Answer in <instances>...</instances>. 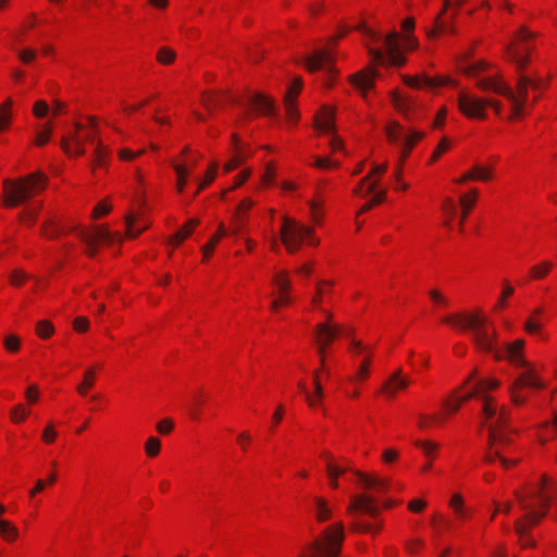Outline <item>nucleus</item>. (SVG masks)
I'll return each instance as SVG.
<instances>
[{"instance_id":"f257e3e1","label":"nucleus","mask_w":557,"mask_h":557,"mask_svg":"<svg viewBox=\"0 0 557 557\" xmlns=\"http://www.w3.org/2000/svg\"><path fill=\"white\" fill-rule=\"evenodd\" d=\"M474 397L480 398L483 403L482 423L488 431L484 461L487 463L498 461L503 469L508 470L521 460V457L513 455L515 446L510 434L515 430L508 424V410L504 406L499 407L493 397L481 396L480 389H476L475 386L466 395L457 397V399L463 404Z\"/></svg>"},{"instance_id":"f03ea898","label":"nucleus","mask_w":557,"mask_h":557,"mask_svg":"<svg viewBox=\"0 0 557 557\" xmlns=\"http://www.w3.org/2000/svg\"><path fill=\"white\" fill-rule=\"evenodd\" d=\"M556 493L557 486L545 475L528 490L516 493L519 507L524 511V516L515 522V530L522 547L535 546V540L530 536L529 531L545 517L546 508L554 502Z\"/></svg>"},{"instance_id":"7ed1b4c3","label":"nucleus","mask_w":557,"mask_h":557,"mask_svg":"<svg viewBox=\"0 0 557 557\" xmlns=\"http://www.w3.org/2000/svg\"><path fill=\"white\" fill-rule=\"evenodd\" d=\"M443 322L461 331L470 330L472 339L479 349L483 351L494 350L496 332L493 327H490L486 317L479 313H457L443 318Z\"/></svg>"},{"instance_id":"20e7f679","label":"nucleus","mask_w":557,"mask_h":557,"mask_svg":"<svg viewBox=\"0 0 557 557\" xmlns=\"http://www.w3.org/2000/svg\"><path fill=\"white\" fill-rule=\"evenodd\" d=\"M47 182L48 177L40 172H34L14 181L4 180V203L9 207H16L26 202L34 195L42 191Z\"/></svg>"},{"instance_id":"39448f33","label":"nucleus","mask_w":557,"mask_h":557,"mask_svg":"<svg viewBox=\"0 0 557 557\" xmlns=\"http://www.w3.org/2000/svg\"><path fill=\"white\" fill-rule=\"evenodd\" d=\"M533 36V33L529 32L525 27H521L517 34V40L520 41V45L517 47L509 45L507 47L509 58L516 64L517 71L519 72L516 85L517 92H515V95L523 102H527L528 88L530 87L529 83H531V76L523 73L524 66L529 62V58L525 53L530 50L528 40Z\"/></svg>"},{"instance_id":"423d86ee","label":"nucleus","mask_w":557,"mask_h":557,"mask_svg":"<svg viewBox=\"0 0 557 557\" xmlns=\"http://www.w3.org/2000/svg\"><path fill=\"white\" fill-rule=\"evenodd\" d=\"M356 28L366 34L367 36L371 37L373 40H383L386 53L379 49H369V53L371 54L373 61H375L379 64L388 63L395 66H401L405 63V57L399 51V36L396 32H391L384 38H381L376 33H374L363 24H359Z\"/></svg>"},{"instance_id":"0eeeda50","label":"nucleus","mask_w":557,"mask_h":557,"mask_svg":"<svg viewBox=\"0 0 557 557\" xmlns=\"http://www.w3.org/2000/svg\"><path fill=\"white\" fill-rule=\"evenodd\" d=\"M313 228L301 225L293 219L283 218L281 227V240L289 253H295L305 238H308L310 245H318L319 240L312 237Z\"/></svg>"},{"instance_id":"6e6552de","label":"nucleus","mask_w":557,"mask_h":557,"mask_svg":"<svg viewBox=\"0 0 557 557\" xmlns=\"http://www.w3.org/2000/svg\"><path fill=\"white\" fill-rule=\"evenodd\" d=\"M487 106L492 107L496 114H500L502 103L499 101L479 98L467 92H460L458 95V107L469 119L484 120L486 117L485 108Z\"/></svg>"},{"instance_id":"1a4fd4ad","label":"nucleus","mask_w":557,"mask_h":557,"mask_svg":"<svg viewBox=\"0 0 557 557\" xmlns=\"http://www.w3.org/2000/svg\"><path fill=\"white\" fill-rule=\"evenodd\" d=\"M478 87L484 91L491 90L504 96L510 102L513 115L522 114L525 102L515 95L512 88L503 81L502 76H488V78L481 79L478 82Z\"/></svg>"},{"instance_id":"9d476101","label":"nucleus","mask_w":557,"mask_h":557,"mask_svg":"<svg viewBox=\"0 0 557 557\" xmlns=\"http://www.w3.org/2000/svg\"><path fill=\"white\" fill-rule=\"evenodd\" d=\"M385 133L391 143L403 148L401 161L408 157L412 147L424 136V133L418 131L405 132L397 122L388 124L385 127Z\"/></svg>"},{"instance_id":"9b49d317","label":"nucleus","mask_w":557,"mask_h":557,"mask_svg":"<svg viewBox=\"0 0 557 557\" xmlns=\"http://www.w3.org/2000/svg\"><path fill=\"white\" fill-rule=\"evenodd\" d=\"M74 128L75 133L71 137L63 136L60 145L67 154L83 156L85 154L84 145H86V141L94 143L95 138L92 134H86L84 137L77 135V132L83 129V125L79 122H74Z\"/></svg>"},{"instance_id":"f8f14e48","label":"nucleus","mask_w":557,"mask_h":557,"mask_svg":"<svg viewBox=\"0 0 557 557\" xmlns=\"http://www.w3.org/2000/svg\"><path fill=\"white\" fill-rule=\"evenodd\" d=\"M347 512L354 518L360 513L374 518L379 515L380 509L373 496L360 494L351 497L347 507Z\"/></svg>"},{"instance_id":"ddd939ff","label":"nucleus","mask_w":557,"mask_h":557,"mask_svg":"<svg viewBox=\"0 0 557 557\" xmlns=\"http://www.w3.org/2000/svg\"><path fill=\"white\" fill-rule=\"evenodd\" d=\"M523 387H531L535 389H540L543 387V383L541 382L540 377L537 376L535 371L530 367H528L525 371L521 372L512 384L511 399L516 405L522 404L525 400L524 397H521L517 393L519 388Z\"/></svg>"},{"instance_id":"4468645a","label":"nucleus","mask_w":557,"mask_h":557,"mask_svg":"<svg viewBox=\"0 0 557 557\" xmlns=\"http://www.w3.org/2000/svg\"><path fill=\"white\" fill-rule=\"evenodd\" d=\"M306 67L309 72L313 73L319 70H325L327 73L333 75L335 69L333 65V57L326 50L315 51L314 53L306 58Z\"/></svg>"},{"instance_id":"2eb2a0df","label":"nucleus","mask_w":557,"mask_h":557,"mask_svg":"<svg viewBox=\"0 0 557 557\" xmlns=\"http://www.w3.org/2000/svg\"><path fill=\"white\" fill-rule=\"evenodd\" d=\"M391 100L394 108L401 113L407 120L414 119V110L418 107L416 100L409 96H404L397 91L391 94Z\"/></svg>"},{"instance_id":"dca6fc26","label":"nucleus","mask_w":557,"mask_h":557,"mask_svg":"<svg viewBox=\"0 0 557 557\" xmlns=\"http://www.w3.org/2000/svg\"><path fill=\"white\" fill-rule=\"evenodd\" d=\"M451 5L450 0H444V9L443 11L436 16L434 22V27L428 32V36L436 37L440 33H448V34H455V27L453 25L454 18L456 13L451 15V17L448 21H445L442 18L444 12Z\"/></svg>"},{"instance_id":"f3484780","label":"nucleus","mask_w":557,"mask_h":557,"mask_svg":"<svg viewBox=\"0 0 557 557\" xmlns=\"http://www.w3.org/2000/svg\"><path fill=\"white\" fill-rule=\"evenodd\" d=\"M409 383V379L403 376L401 370L398 369L383 383L382 391L388 397H394L397 391L407 388Z\"/></svg>"},{"instance_id":"a211bd4d","label":"nucleus","mask_w":557,"mask_h":557,"mask_svg":"<svg viewBox=\"0 0 557 557\" xmlns=\"http://www.w3.org/2000/svg\"><path fill=\"white\" fill-rule=\"evenodd\" d=\"M524 342L521 339H518L511 344H508L505 346L502 355L497 352V357L502 358L505 357L510 360L515 366L517 367H527V361L522 357V348H523Z\"/></svg>"},{"instance_id":"6ab92c4d","label":"nucleus","mask_w":557,"mask_h":557,"mask_svg":"<svg viewBox=\"0 0 557 557\" xmlns=\"http://www.w3.org/2000/svg\"><path fill=\"white\" fill-rule=\"evenodd\" d=\"M404 83L412 88L426 87L430 89H434L437 88L438 86L447 84L448 79L444 77H430L426 75L417 77L405 76Z\"/></svg>"},{"instance_id":"aec40b11","label":"nucleus","mask_w":557,"mask_h":557,"mask_svg":"<svg viewBox=\"0 0 557 557\" xmlns=\"http://www.w3.org/2000/svg\"><path fill=\"white\" fill-rule=\"evenodd\" d=\"M376 72L374 70H364L351 76V84L360 90L363 97L366 91L373 88Z\"/></svg>"},{"instance_id":"412c9836","label":"nucleus","mask_w":557,"mask_h":557,"mask_svg":"<svg viewBox=\"0 0 557 557\" xmlns=\"http://www.w3.org/2000/svg\"><path fill=\"white\" fill-rule=\"evenodd\" d=\"M318 344L329 345L342 331L337 324L319 323L315 326Z\"/></svg>"},{"instance_id":"4be33fe9","label":"nucleus","mask_w":557,"mask_h":557,"mask_svg":"<svg viewBox=\"0 0 557 557\" xmlns=\"http://www.w3.org/2000/svg\"><path fill=\"white\" fill-rule=\"evenodd\" d=\"M335 111L333 108L323 107L315 119V127L324 133H333Z\"/></svg>"},{"instance_id":"5701e85b","label":"nucleus","mask_w":557,"mask_h":557,"mask_svg":"<svg viewBox=\"0 0 557 557\" xmlns=\"http://www.w3.org/2000/svg\"><path fill=\"white\" fill-rule=\"evenodd\" d=\"M249 103L261 114L271 115L275 112L274 103L263 94H256L249 97Z\"/></svg>"},{"instance_id":"b1692460","label":"nucleus","mask_w":557,"mask_h":557,"mask_svg":"<svg viewBox=\"0 0 557 557\" xmlns=\"http://www.w3.org/2000/svg\"><path fill=\"white\" fill-rule=\"evenodd\" d=\"M354 473L366 488H373L377 492H384L388 487V482L384 479L379 476H370L357 470L354 471Z\"/></svg>"},{"instance_id":"393cba45","label":"nucleus","mask_w":557,"mask_h":557,"mask_svg":"<svg viewBox=\"0 0 557 557\" xmlns=\"http://www.w3.org/2000/svg\"><path fill=\"white\" fill-rule=\"evenodd\" d=\"M313 384H314V395L313 396H311L309 394L308 389L306 388V386L302 382H300L298 384L300 389L305 393L307 401H308L309 406H311V407H313L317 403H319L323 397V388L319 381L318 372H314V374H313Z\"/></svg>"},{"instance_id":"a878e982","label":"nucleus","mask_w":557,"mask_h":557,"mask_svg":"<svg viewBox=\"0 0 557 557\" xmlns=\"http://www.w3.org/2000/svg\"><path fill=\"white\" fill-rule=\"evenodd\" d=\"M488 67H490V64L486 63L485 61H476V62H471V63L465 64L461 67V70L468 76L478 78V81H476V83H478L479 81H481V78H479V75L481 73H483L484 71H486ZM484 78L485 77H482V79H484Z\"/></svg>"},{"instance_id":"bb28decb","label":"nucleus","mask_w":557,"mask_h":557,"mask_svg":"<svg viewBox=\"0 0 557 557\" xmlns=\"http://www.w3.org/2000/svg\"><path fill=\"white\" fill-rule=\"evenodd\" d=\"M233 141L236 145V153L235 156L225 164L224 170L230 172L237 168L246 158V152L238 146V137L233 135Z\"/></svg>"},{"instance_id":"cd10ccee","label":"nucleus","mask_w":557,"mask_h":557,"mask_svg":"<svg viewBox=\"0 0 557 557\" xmlns=\"http://www.w3.org/2000/svg\"><path fill=\"white\" fill-rule=\"evenodd\" d=\"M476 195H478V191L474 189L471 191L470 195H465L460 198V205L463 207V212H462V214L460 216V221H459V230L460 231H462L463 222L476 199Z\"/></svg>"},{"instance_id":"c85d7f7f","label":"nucleus","mask_w":557,"mask_h":557,"mask_svg":"<svg viewBox=\"0 0 557 557\" xmlns=\"http://www.w3.org/2000/svg\"><path fill=\"white\" fill-rule=\"evenodd\" d=\"M0 533L9 542L14 541L18 536L16 527L4 519H0Z\"/></svg>"},{"instance_id":"c756f323","label":"nucleus","mask_w":557,"mask_h":557,"mask_svg":"<svg viewBox=\"0 0 557 557\" xmlns=\"http://www.w3.org/2000/svg\"><path fill=\"white\" fill-rule=\"evenodd\" d=\"M96 380V371L92 368H89L84 373L83 382L77 386V392L81 395H86L88 388L92 387Z\"/></svg>"},{"instance_id":"7c9ffc66","label":"nucleus","mask_w":557,"mask_h":557,"mask_svg":"<svg viewBox=\"0 0 557 557\" xmlns=\"http://www.w3.org/2000/svg\"><path fill=\"white\" fill-rule=\"evenodd\" d=\"M542 313L541 309H536L533 314L525 321L524 329L530 334H535L540 331L542 326V322L540 320V315Z\"/></svg>"},{"instance_id":"2f4dec72","label":"nucleus","mask_w":557,"mask_h":557,"mask_svg":"<svg viewBox=\"0 0 557 557\" xmlns=\"http://www.w3.org/2000/svg\"><path fill=\"white\" fill-rule=\"evenodd\" d=\"M326 471H327V475L330 478L331 486L336 488L338 484L335 481V476H339L341 474H344L346 471H348V468L338 467V466L332 463L331 461H329L326 465Z\"/></svg>"},{"instance_id":"473e14b6","label":"nucleus","mask_w":557,"mask_h":557,"mask_svg":"<svg viewBox=\"0 0 557 557\" xmlns=\"http://www.w3.org/2000/svg\"><path fill=\"white\" fill-rule=\"evenodd\" d=\"M314 502H315V508H317V519L321 522L330 519L332 516V511L327 507L326 502L319 497H317L314 499Z\"/></svg>"},{"instance_id":"72a5a7b5","label":"nucleus","mask_w":557,"mask_h":557,"mask_svg":"<svg viewBox=\"0 0 557 557\" xmlns=\"http://www.w3.org/2000/svg\"><path fill=\"white\" fill-rule=\"evenodd\" d=\"M89 234L94 238L95 243H98V242L111 243L113 240V238H114V234L110 233L103 226L95 227L94 232L89 233Z\"/></svg>"},{"instance_id":"f704fd0d","label":"nucleus","mask_w":557,"mask_h":557,"mask_svg":"<svg viewBox=\"0 0 557 557\" xmlns=\"http://www.w3.org/2000/svg\"><path fill=\"white\" fill-rule=\"evenodd\" d=\"M173 168L177 175V190L180 193H182L187 183V176L189 174V169H187L183 164H174Z\"/></svg>"},{"instance_id":"c9c22d12","label":"nucleus","mask_w":557,"mask_h":557,"mask_svg":"<svg viewBox=\"0 0 557 557\" xmlns=\"http://www.w3.org/2000/svg\"><path fill=\"white\" fill-rule=\"evenodd\" d=\"M176 53L169 47H161L157 53V60L159 63L168 65L175 60Z\"/></svg>"},{"instance_id":"e433bc0d","label":"nucleus","mask_w":557,"mask_h":557,"mask_svg":"<svg viewBox=\"0 0 557 557\" xmlns=\"http://www.w3.org/2000/svg\"><path fill=\"white\" fill-rule=\"evenodd\" d=\"M498 386H499V382L497 380H494V379L479 380L475 383V387H476V389H480V395L481 396H487L486 395L487 391L495 389Z\"/></svg>"},{"instance_id":"4c0bfd02","label":"nucleus","mask_w":557,"mask_h":557,"mask_svg":"<svg viewBox=\"0 0 557 557\" xmlns=\"http://www.w3.org/2000/svg\"><path fill=\"white\" fill-rule=\"evenodd\" d=\"M12 106V100L8 99L1 107H0V132L4 129L10 121H11V113L10 108Z\"/></svg>"},{"instance_id":"58836bf2","label":"nucleus","mask_w":557,"mask_h":557,"mask_svg":"<svg viewBox=\"0 0 557 557\" xmlns=\"http://www.w3.org/2000/svg\"><path fill=\"white\" fill-rule=\"evenodd\" d=\"M333 285V282L331 281H320L317 284V295L312 298V304L315 306H319L321 302L322 297H324L325 293L330 292L331 286Z\"/></svg>"},{"instance_id":"ea45409f","label":"nucleus","mask_w":557,"mask_h":557,"mask_svg":"<svg viewBox=\"0 0 557 557\" xmlns=\"http://www.w3.org/2000/svg\"><path fill=\"white\" fill-rule=\"evenodd\" d=\"M29 410H27L23 404H17L11 409V420L14 423H21L26 419Z\"/></svg>"},{"instance_id":"a19ab883","label":"nucleus","mask_w":557,"mask_h":557,"mask_svg":"<svg viewBox=\"0 0 557 557\" xmlns=\"http://www.w3.org/2000/svg\"><path fill=\"white\" fill-rule=\"evenodd\" d=\"M385 196H386L385 190L376 191L375 195L373 196V198L361 207L358 214L364 213V212L371 210L374 206L383 202L385 199Z\"/></svg>"},{"instance_id":"79ce46f5","label":"nucleus","mask_w":557,"mask_h":557,"mask_svg":"<svg viewBox=\"0 0 557 557\" xmlns=\"http://www.w3.org/2000/svg\"><path fill=\"white\" fill-rule=\"evenodd\" d=\"M78 237L87 245V250L86 252L90 256V257H94L96 255V251H97V243L94 242V238L91 237V235L89 234V232L87 231H81L78 233Z\"/></svg>"},{"instance_id":"37998d69","label":"nucleus","mask_w":557,"mask_h":557,"mask_svg":"<svg viewBox=\"0 0 557 557\" xmlns=\"http://www.w3.org/2000/svg\"><path fill=\"white\" fill-rule=\"evenodd\" d=\"M273 282L277 286L280 293H286L290 287V282L286 272L274 275Z\"/></svg>"},{"instance_id":"c03bdc74","label":"nucleus","mask_w":557,"mask_h":557,"mask_svg":"<svg viewBox=\"0 0 557 557\" xmlns=\"http://www.w3.org/2000/svg\"><path fill=\"white\" fill-rule=\"evenodd\" d=\"M161 447V442L157 437H149L146 442L145 449L149 457H154L159 454Z\"/></svg>"},{"instance_id":"a18cd8bd","label":"nucleus","mask_w":557,"mask_h":557,"mask_svg":"<svg viewBox=\"0 0 557 557\" xmlns=\"http://www.w3.org/2000/svg\"><path fill=\"white\" fill-rule=\"evenodd\" d=\"M53 331H54L53 325L47 320H42L37 323L36 332H37L38 336H40L42 338H47V337L51 336Z\"/></svg>"},{"instance_id":"49530a36","label":"nucleus","mask_w":557,"mask_h":557,"mask_svg":"<svg viewBox=\"0 0 557 557\" xmlns=\"http://www.w3.org/2000/svg\"><path fill=\"white\" fill-rule=\"evenodd\" d=\"M474 173V180L486 182L492 177V170L482 165H475L472 169Z\"/></svg>"},{"instance_id":"de8ad7c7","label":"nucleus","mask_w":557,"mask_h":557,"mask_svg":"<svg viewBox=\"0 0 557 557\" xmlns=\"http://www.w3.org/2000/svg\"><path fill=\"white\" fill-rule=\"evenodd\" d=\"M199 221L197 219L189 220L181 230L175 233L176 237L180 239H186L193 232V228L198 225Z\"/></svg>"},{"instance_id":"09e8293b","label":"nucleus","mask_w":557,"mask_h":557,"mask_svg":"<svg viewBox=\"0 0 557 557\" xmlns=\"http://www.w3.org/2000/svg\"><path fill=\"white\" fill-rule=\"evenodd\" d=\"M553 264L548 261L544 262L541 265H535L531 268V274L534 278H542L550 271Z\"/></svg>"},{"instance_id":"8fccbe9b","label":"nucleus","mask_w":557,"mask_h":557,"mask_svg":"<svg viewBox=\"0 0 557 557\" xmlns=\"http://www.w3.org/2000/svg\"><path fill=\"white\" fill-rule=\"evenodd\" d=\"M202 103L209 112H212L215 107L223 103V99L214 95H207L202 97Z\"/></svg>"},{"instance_id":"3c124183","label":"nucleus","mask_w":557,"mask_h":557,"mask_svg":"<svg viewBox=\"0 0 557 557\" xmlns=\"http://www.w3.org/2000/svg\"><path fill=\"white\" fill-rule=\"evenodd\" d=\"M134 221H135V218L133 215L126 216V234L131 238H135L138 234H140L146 228V225H144L139 228H135Z\"/></svg>"},{"instance_id":"603ef678","label":"nucleus","mask_w":557,"mask_h":557,"mask_svg":"<svg viewBox=\"0 0 557 557\" xmlns=\"http://www.w3.org/2000/svg\"><path fill=\"white\" fill-rule=\"evenodd\" d=\"M50 108L49 104L45 100H38L34 103L33 113L36 117H45Z\"/></svg>"},{"instance_id":"864d4df0","label":"nucleus","mask_w":557,"mask_h":557,"mask_svg":"<svg viewBox=\"0 0 557 557\" xmlns=\"http://www.w3.org/2000/svg\"><path fill=\"white\" fill-rule=\"evenodd\" d=\"M218 164L213 163L212 166L207 171L205 181L199 183V186L195 193L197 195L200 190H202L206 186H208L211 182H213L215 177V171H216Z\"/></svg>"},{"instance_id":"5fc2aeb1","label":"nucleus","mask_w":557,"mask_h":557,"mask_svg":"<svg viewBox=\"0 0 557 557\" xmlns=\"http://www.w3.org/2000/svg\"><path fill=\"white\" fill-rule=\"evenodd\" d=\"M284 104L286 110V115L290 121H296L298 117V112L295 109L294 99H290L289 96H285Z\"/></svg>"},{"instance_id":"6e6d98bb","label":"nucleus","mask_w":557,"mask_h":557,"mask_svg":"<svg viewBox=\"0 0 557 557\" xmlns=\"http://www.w3.org/2000/svg\"><path fill=\"white\" fill-rule=\"evenodd\" d=\"M416 446L420 447L426 456H432L433 453L437 449L438 445L429 441H416Z\"/></svg>"},{"instance_id":"4d7b16f0","label":"nucleus","mask_w":557,"mask_h":557,"mask_svg":"<svg viewBox=\"0 0 557 557\" xmlns=\"http://www.w3.org/2000/svg\"><path fill=\"white\" fill-rule=\"evenodd\" d=\"M57 435L58 433L54 429V425L50 422L42 432V441L48 444L53 443L57 438Z\"/></svg>"},{"instance_id":"13d9d810","label":"nucleus","mask_w":557,"mask_h":557,"mask_svg":"<svg viewBox=\"0 0 557 557\" xmlns=\"http://www.w3.org/2000/svg\"><path fill=\"white\" fill-rule=\"evenodd\" d=\"M246 224V218L244 214L236 213L232 222V232L238 234Z\"/></svg>"},{"instance_id":"bf43d9fd","label":"nucleus","mask_w":557,"mask_h":557,"mask_svg":"<svg viewBox=\"0 0 557 557\" xmlns=\"http://www.w3.org/2000/svg\"><path fill=\"white\" fill-rule=\"evenodd\" d=\"M449 141L447 138H443L440 144L437 145V147L435 148L433 154H432V158H431V162H434L436 161L441 154L446 151L448 148H449Z\"/></svg>"},{"instance_id":"052dcab7","label":"nucleus","mask_w":557,"mask_h":557,"mask_svg":"<svg viewBox=\"0 0 557 557\" xmlns=\"http://www.w3.org/2000/svg\"><path fill=\"white\" fill-rule=\"evenodd\" d=\"M50 135L51 134L49 129H41L39 127V129L36 133L35 144L37 146H45L49 141Z\"/></svg>"},{"instance_id":"680f3d73","label":"nucleus","mask_w":557,"mask_h":557,"mask_svg":"<svg viewBox=\"0 0 557 557\" xmlns=\"http://www.w3.org/2000/svg\"><path fill=\"white\" fill-rule=\"evenodd\" d=\"M27 274L21 270H14L10 275V282L14 286H20L25 278H27Z\"/></svg>"},{"instance_id":"e2e57ef3","label":"nucleus","mask_w":557,"mask_h":557,"mask_svg":"<svg viewBox=\"0 0 557 557\" xmlns=\"http://www.w3.org/2000/svg\"><path fill=\"white\" fill-rule=\"evenodd\" d=\"M104 147L100 141H98L95 149V163L97 165L101 166L104 164Z\"/></svg>"},{"instance_id":"0e129e2a","label":"nucleus","mask_w":557,"mask_h":557,"mask_svg":"<svg viewBox=\"0 0 557 557\" xmlns=\"http://www.w3.org/2000/svg\"><path fill=\"white\" fill-rule=\"evenodd\" d=\"M110 211H111V206H109L108 203L102 201V202L98 203L96 206V208L94 209L92 218L98 219L99 216L104 215V214L109 213Z\"/></svg>"},{"instance_id":"69168bd1","label":"nucleus","mask_w":557,"mask_h":557,"mask_svg":"<svg viewBox=\"0 0 557 557\" xmlns=\"http://www.w3.org/2000/svg\"><path fill=\"white\" fill-rule=\"evenodd\" d=\"M4 346L10 351H16L20 348V341L15 335H10L5 337Z\"/></svg>"},{"instance_id":"338daca9","label":"nucleus","mask_w":557,"mask_h":557,"mask_svg":"<svg viewBox=\"0 0 557 557\" xmlns=\"http://www.w3.org/2000/svg\"><path fill=\"white\" fill-rule=\"evenodd\" d=\"M173 429V422L170 419H164L157 424V430L161 434H169Z\"/></svg>"},{"instance_id":"774afa93","label":"nucleus","mask_w":557,"mask_h":557,"mask_svg":"<svg viewBox=\"0 0 557 557\" xmlns=\"http://www.w3.org/2000/svg\"><path fill=\"white\" fill-rule=\"evenodd\" d=\"M25 396L29 403L37 401L39 396L38 387L36 385L28 386L25 391Z\"/></svg>"}]
</instances>
